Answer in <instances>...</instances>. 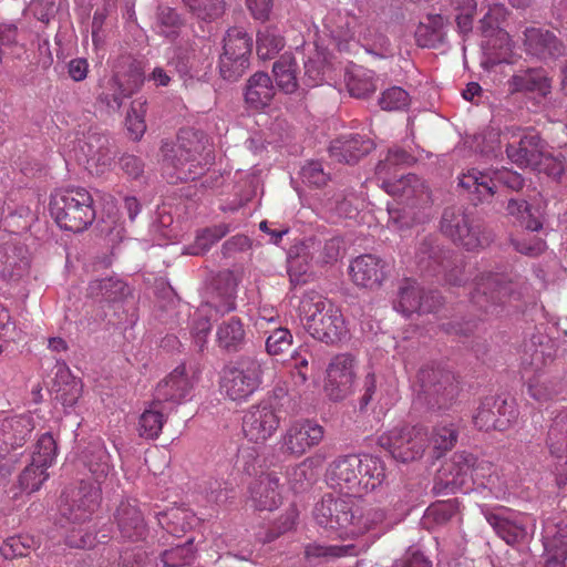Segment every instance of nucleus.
<instances>
[{"mask_svg": "<svg viewBox=\"0 0 567 567\" xmlns=\"http://www.w3.org/2000/svg\"><path fill=\"white\" fill-rule=\"evenodd\" d=\"M472 485L487 488L496 496L505 492L489 462L480 461L474 454L465 451L455 452L437 471L432 493L435 496H447L466 492Z\"/></svg>", "mask_w": 567, "mask_h": 567, "instance_id": "1", "label": "nucleus"}, {"mask_svg": "<svg viewBox=\"0 0 567 567\" xmlns=\"http://www.w3.org/2000/svg\"><path fill=\"white\" fill-rule=\"evenodd\" d=\"M204 135L193 130H183L178 134L177 144L162 146L163 162L174 169L176 179L181 182L200 179L204 188H214L220 184L221 176L216 172L206 174L210 164V152H206Z\"/></svg>", "mask_w": 567, "mask_h": 567, "instance_id": "2", "label": "nucleus"}, {"mask_svg": "<svg viewBox=\"0 0 567 567\" xmlns=\"http://www.w3.org/2000/svg\"><path fill=\"white\" fill-rule=\"evenodd\" d=\"M299 310L303 327L313 339L334 344L346 337L348 330L341 311L322 296L305 293Z\"/></svg>", "mask_w": 567, "mask_h": 567, "instance_id": "3", "label": "nucleus"}, {"mask_svg": "<svg viewBox=\"0 0 567 567\" xmlns=\"http://www.w3.org/2000/svg\"><path fill=\"white\" fill-rule=\"evenodd\" d=\"M50 212L60 228L73 233L85 230L95 219L93 197L83 187L56 190L51 196Z\"/></svg>", "mask_w": 567, "mask_h": 567, "instance_id": "4", "label": "nucleus"}, {"mask_svg": "<svg viewBox=\"0 0 567 567\" xmlns=\"http://www.w3.org/2000/svg\"><path fill=\"white\" fill-rule=\"evenodd\" d=\"M144 79L140 62L130 55H122L115 61L112 75L100 83L97 102L109 113L118 112L124 100L141 89Z\"/></svg>", "mask_w": 567, "mask_h": 567, "instance_id": "5", "label": "nucleus"}, {"mask_svg": "<svg viewBox=\"0 0 567 567\" xmlns=\"http://www.w3.org/2000/svg\"><path fill=\"white\" fill-rule=\"evenodd\" d=\"M262 374L261 360L254 355H241L223 368L220 392L231 401H247L261 385Z\"/></svg>", "mask_w": 567, "mask_h": 567, "instance_id": "6", "label": "nucleus"}, {"mask_svg": "<svg viewBox=\"0 0 567 567\" xmlns=\"http://www.w3.org/2000/svg\"><path fill=\"white\" fill-rule=\"evenodd\" d=\"M441 231L468 251L483 248L491 241L483 221L462 206L444 209L441 217Z\"/></svg>", "mask_w": 567, "mask_h": 567, "instance_id": "7", "label": "nucleus"}, {"mask_svg": "<svg viewBox=\"0 0 567 567\" xmlns=\"http://www.w3.org/2000/svg\"><path fill=\"white\" fill-rule=\"evenodd\" d=\"M419 399L433 411L449 410L456 401L460 386L454 373L441 365H424L417 373Z\"/></svg>", "mask_w": 567, "mask_h": 567, "instance_id": "8", "label": "nucleus"}, {"mask_svg": "<svg viewBox=\"0 0 567 567\" xmlns=\"http://www.w3.org/2000/svg\"><path fill=\"white\" fill-rule=\"evenodd\" d=\"M496 184L519 192L525 185L520 174L509 171H494L493 176L477 168L468 169L458 178V186L467 192L474 205L488 200L494 194Z\"/></svg>", "mask_w": 567, "mask_h": 567, "instance_id": "9", "label": "nucleus"}, {"mask_svg": "<svg viewBox=\"0 0 567 567\" xmlns=\"http://www.w3.org/2000/svg\"><path fill=\"white\" fill-rule=\"evenodd\" d=\"M515 287L504 275L482 272L475 278L471 302L485 315H497L501 306L512 298H518Z\"/></svg>", "mask_w": 567, "mask_h": 567, "instance_id": "10", "label": "nucleus"}, {"mask_svg": "<svg viewBox=\"0 0 567 567\" xmlns=\"http://www.w3.org/2000/svg\"><path fill=\"white\" fill-rule=\"evenodd\" d=\"M519 416L513 398L487 395L483 398L473 415V423L480 431H506Z\"/></svg>", "mask_w": 567, "mask_h": 567, "instance_id": "11", "label": "nucleus"}, {"mask_svg": "<svg viewBox=\"0 0 567 567\" xmlns=\"http://www.w3.org/2000/svg\"><path fill=\"white\" fill-rule=\"evenodd\" d=\"M429 434L422 426L395 427L379 437V444L402 463L420 458L427 446Z\"/></svg>", "mask_w": 567, "mask_h": 567, "instance_id": "12", "label": "nucleus"}, {"mask_svg": "<svg viewBox=\"0 0 567 567\" xmlns=\"http://www.w3.org/2000/svg\"><path fill=\"white\" fill-rule=\"evenodd\" d=\"M313 516L318 525L337 532L341 537L349 535L354 519V503L351 496L344 497L326 494L316 505Z\"/></svg>", "mask_w": 567, "mask_h": 567, "instance_id": "13", "label": "nucleus"}, {"mask_svg": "<svg viewBox=\"0 0 567 567\" xmlns=\"http://www.w3.org/2000/svg\"><path fill=\"white\" fill-rule=\"evenodd\" d=\"M280 416L271 398L250 405L243 416V432L246 439L256 444H264L278 430Z\"/></svg>", "mask_w": 567, "mask_h": 567, "instance_id": "14", "label": "nucleus"}, {"mask_svg": "<svg viewBox=\"0 0 567 567\" xmlns=\"http://www.w3.org/2000/svg\"><path fill=\"white\" fill-rule=\"evenodd\" d=\"M507 14L508 11L503 4H494L480 20V31L486 39V49L499 50V53L495 52L494 62H502L512 51L509 34L502 28Z\"/></svg>", "mask_w": 567, "mask_h": 567, "instance_id": "15", "label": "nucleus"}, {"mask_svg": "<svg viewBox=\"0 0 567 567\" xmlns=\"http://www.w3.org/2000/svg\"><path fill=\"white\" fill-rule=\"evenodd\" d=\"M355 359L349 353L332 358L327 368L324 392L333 401H340L352 393L355 381Z\"/></svg>", "mask_w": 567, "mask_h": 567, "instance_id": "16", "label": "nucleus"}, {"mask_svg": "<svg viewBox=\"0 0 567 567\" xmlns=\"http://www.w3.org/2000/svg\"><path fill=\"white\" fill-rule=\"evenodd\" d=\"M323 427L310 420L291 422L281 436V451L297 457L302 456L323 439Z\"/></svg>", "mask_w": 567, "mask_h": 567, "instance_id": "17", "label": "nucleus"}, {"mask_svg": "<svg viewBox=\"0 0 567 567\" xmlns=\"http://www.w3.org/2000/svg\"><path fill=\"white\" fill-rule=\"evenodd\" d=\"M361 462L362 456L355 454L340 456L334 460L327 471L329 484L348 496H361Z\"/></svg>", "mask_w": 567, "mask_h": 567, "instance_id": "18", "label": "nucleus"}, {"mask_svg": "<svg viewBox=\"0 0 567 567\" xmlns=\"http://www.w3.org/2000/svg\"><path fill=\"white\" fill-rule=\"evenodd\" d=\"M101 501V488L81 483L78 489L66 493L62 514L73 523H83L96 511Z\"/></svg>", "mask_w": 567, "mask_h": 567, "instance_id": "19", "label": "nucleus"}, {"mask_svg": "<svg viewBox=\"0 0 567 567\" xmlns=\"http://www.w3.org/2000/svg\"><path fill=\"white\" fill-rule=\"evenodd\" d=\"M556 354L555 343L544 334H533L524 342L520 354V367L523 375L543 373Z\"/></svg>", "mask_w": 567, "mask_h": 567, "instance_id": "20", "label": "nucleus"}, {"mask_svg": "<svg viewBox=\"0 0 567 567\" xmlns=\"http://www.w3.org/2000/svg\"><path fill=\"white\" fill-rule=\"evenodd\" d=\"M551 455L557 458L555 482L558 488L567 485V410L558 412L551 421L547 434Z\"/></svg>", "mask_w": 567, "mask_h": 567, "instance_id": "21", "label": "nucleus"}, {"mask_svg": "<svg viewBox=\"0 0 567 567\" xmlns=\"http://www.w3.org/2000/svg\"><path fill=\"white\" fill-rule=\"evenodd\" d=\"M80 150L86 158L87 168L94 169L96 174H103L110 169L114 152L109 135L91 130L81 143Z\"/></svg>", "mask_w": 567, "mask_h": 567, "instance_id": "22", "label": "nucleus"}, {"mask_svg": "<svg viewBox=\"0 0 567 567\" xmlns=\"http://www.w3.org/2000/svg\"><path fill=\"white\" fill-rule=\"evenodd\" d=\"M193 386L194 382L187 374L185 364H179L157 384L154 400L159 404L163 402L181 404L187 399Z\"/></svg>", "mask_w": 567, "mask_h": 567, "instance_id": "23", "label": "nucleus"}, {"mask_svg": "<svg viewBox=\"0 0 567 567\" xmlns=\"http://www.w3.org/2000/svg\"><path fill=\"white\" fill-rule=\"evenodd\" d=\"M388 265L372 254L360 255L349 266V274L357 286L365 288L379 287L386 277Z\"/></svg>", "mask_w": 567, "mask_h": 567, "instance_id": "24", "label": "nucleus"}, {"mask_svg": "<svg viewBox=\"0 0 567 567\" xmlns=\"http://www.w3.org/2000/svg\"><path fill=\"white\" fill-rule=\"evenodd\" d=\"M383 189L411 206L427 205L431 199L427 186L415 174H408L394 181H384Z\"/></svg>", "mask_w": 567, "mask_h": 567, "instance_id": "25", "label": "nucleus"}, {"mask_svg": "<svg viewBox=\"0 0 567 567\" xmlns=\"http://www.w3.org/2000/svg\"><path fill=\"white\" fill-rule=\"evenodd\" d=\"M34 430L33 417L28 414L0 420V458L22 446Z\"/></svg>", "mask_w": 567, "mask_h": 567, "instance_id": "26", "label": "nucleus"}, {"mask_svg": "<svg viewBox=\"0 0 567 567\" xmlns=\"http://www.w3.org/2000/svg\"><path fill=\"white\" fill-rule=\"evenodd\" d=\"M525 51L542 60L556 59L565 54V44L550 31L542 28H526L524 31Z\"/></svg>", "mask_w": 567, "mask_h": 567, "instance_id": "27", "label": "nucleus"}, {"mask_svg": "<svg viewBox=\"0 0 567 567\" xmlns=\"http://www.w3.org/2000/svg\"><path fill=\"white\" fill-rule=\"evenodd\" d=\"M482 513L496 534L507 544H514L522 539L526 530L518 515L509 508H483Z\"/></svg>", "mask_w": 567, "mask_h": 567, "instance_id": "28", "label": "nucleus"}, {"mask_svg": "<svg viewBox=\"0 0 567 567\" xmlns=\"http://www.w3.org/2000/svg\"><path fill=\"white\" fill-rule=\"evenodd\" d=\"M374 148L371 138L360 134L342 135L333 140L329 152L339 163L355 164Z\"/></svg>", "mask_w": 567, "mask_h": 567, "instance_id": "29", "label": "nucleus"}, {"mask_svg": "<svg viewBox=\"0 0 567 567\" xmlns=\"http://www.w3.org/2000/svg\"><path fill=\"white\" fill-rule=\"evenodd\" d=\"M279 476L271 473H261L249 485L250 501L258 511H274L281 502Z\"/></svg>", "mask_w": 567, "mask_h": 567, "instance_id": "30", "label": "nucleus"}, {"mask_svg": "<svg viewBox=\"0 0 567 567\" xmlns=\"http://www.w3.org/2000/svg\"><path fill=\"white\" fill-rule=\"evenodd\" d=\"M114 519L123 538L138 542L146 537L147 527L144 516L135 501H122L115 511Z\"/></svg>", "mask_w": 567, "mask_h": 567, "instance_id": "31", "label": "nucleus"}, {"mask_svg": "<svg viewBox=\"0 0 567 567\" xmlns=\"http://www.w3.org/2000/svg\"><path fill=\"white\" fill-rule=\"evenodd\" d=\"M544 152V142L535 132L526 133L518 142L509 143L506 146V154L511 162L533 169L539 165Z\"/></svg>", "mask_w": 567, "mask_h": 567, "instance_id": "32", "label": "nucleus"}, {"mask_svg": "<svg viewBox=\"0 0 567 567\" xmlns=\"http://www.w3.org/2000/svg\"><path fill=\"white\" fill-rule=\"evenodd\" d=\"M237 279L233 271L218 272L213 282L212 299L206 307L221 316L236 309Z\"/></svg>", "mask_w": 567, "mask_h": 567, "instance_id": "33", "label": "nucleus"}, {"mask_svg": "<svg viewBox=\"0 0 567 567\" xmlns=\"http://www.w3.org/2000/svg\"><path fill=\"white\" fill-rule=\"evenodd\" d=\"M508 92L514 93H538L547 96L550 93V79L543 69H526L518 71L507 81Z\"/></svg>", "mask_w": 567, "mask_h": 567, "instance_id": "34", "label": "nucleus"}, {"mask_svg": "<svg viewBox=\"0 0 567 567\" xmlns=\"http://www.w3.org/2000/svg\"><path fill=\"white\" fill-rule=\"evenodd\" d=\"M433 307L422 301V289L415 280L405 278L401 281L398 290V299L394 301V309L404 316L414 312L430 313Z\"/></svg>", "mask_w": 567, "mask_h": 567, "instance_id": "35", "label": "nucleus"}, {"mask_svg": "<svg viewBox=\"0 0 567 567\" xmlns=\"http://www.w3.org/2000/svg\"><path fill=\"white\" fill-rule=\"evenodd\" d=\"M276 93L270 76L265 72H256L246 84L245 101L256 110L268 106Z\"/></svg>", "mask_w": 567, "mask_h": 567, "instance_id": "36", "label": "nucleus"}, {"mask_svg": "<svg viewBox=\"0 0 567 567\" xmlns=\"http://www.w3.org/2000/svg\"><path fill=\"white\" fill-rule=\"evenodd\" d=\"M23 254L22 247L9 243L0 245V278L17 280L23 276L29 267V261Z\"/></svg>", "mask_w": 567, "mask_h": 567, "instance_id": "37", "label": "nucleus"}, {"mask_svg": "<svg viewBox=\"0 0 567 567\" xmlns=\"http://www.w3.org/2000/svg\"><path fill=\"white\" fill-rule=\"evenodd\" d=\"M386 513L383 508L378 506H354V519L350 526L349 535L365 534L368 532L377 530L383 533L388 529Z\"/></svg>", "mask_w": 567, "mask_h": 567, "instance_id": "38", "label": "nucleus"}, {"mask_svg": "<svg viewBox=\"0 0 567 567\" xmlns=\"http://www.w3.org/2000/svg\"><path fill=\"white\" fill-rule=\"evenodd\" d=\"M416 264L422 271L436 272L439 268H446L450 261L444 251L432 237L424 238L415 252Z\"/></svg>", "mask_w": 567, "mask_h": 567, "instance_id": "39", "label": "nucleus"}, {"mask_svg": "<svg viewBox=\"0 0 567 567\" xmlns=\"http://www.w3.org/2000/svg\"><path fill=\"white\" fill-rule=\"evenodd\" d=\"M315 237L296 243L288 251V270L292 274H306L312 264L316 265Z\"/></svg>", "mask_w": 567, "mask_h": 567, "instance_id": "40", "label": "nucleus"}, {"mask_svg": "<svg viewBox=\"0 0 567 567\" xmlns=\"http://www.w3.org/2000/svg\"><path fill=\"white\" fill-rule=\"evenodd\" d=\"M344 81L351 96L367 99L375 92L377 85L371 71L353 65L346 71Z\"/></svg>", "mask_w": 567, "mask_h": 567, "instance_id": "41", "label": "nucleus"}, {"mask_svg": "<svg viewBox=\"0 0 567 567\" xmlns=\"http://www.w3.org/2000/svg\"><path fill=\"white\" fill-rule=\"evenodd\" d=\"M85 465L94 481L100 485L112 474L113 467L110 464V454L100 443H93L84 454Z\"/></svg>", "mask_w": 567, "mask_h": 567, "instance_id": "42", "label": "nucleus"}, {"mask_svg": "<svg viewBox=\"0 0 567 567\" xmlns=\"http://www.w3.org/2000/svg\"><path fill=\"white\" fill-rule=\"evenodd\" d=\"M361 464L360 476L362 480H360V487L362 495L381 486L386 478V474L385 465L379 457L363 455Z\"/></svg>", "mask_w": 567, "mask_h": 567, "instance_id": "43", "label": "nucleus"}, {"mask_svg": "<svg viewBox=\"0 0 567 567\" xmlns=\"http://www.w3.org/2000/svg\"><path fill=\"white\" fill-rule=\"evenodd\" d=\"M244 340V326L241 320L237 317H231L224 321L217 329L218 346L228 352L238 351Z\"/></svg>", "mask_w": 567, "mask_h": 567, "instance_id": "44", "label": "nucleus"}, {"mask_svg": "<svg viewBox=\"0 0 567 567\" xmlns=\"http://www.w3.org/2000/svg\"><path fill=\"white\" fill-rule=\"evenodd\" d=\"M252 43V38L243 28L234 27L226 32L223 53L250 61Z\"/></svg>", "mask_w": 567, "mask_h": 567, "instance_id": "45", "label": "nucleus"}, {"mask_svg": "<svg viewBox=\"0 0 567 567\" xmlns=\"http://www.w3.org/2000/svg\"><path fill=\"white\" fill-rule=\"evenodd\" d=\"M285 48V39L276 27H264L257 32L256 51L261 60L274 59Z\"/></svg>", "mask_w": 567, "mask_h": 567, "instance_id": "46", "label": "nucleus"}, {"mask_svg": "<svg viewBox=\"0 0 567 567\" xmlns=\"http://www.w3.org/2000/svg\"><path fill=\"white\" fill-rule=\"evenodd\" d=\"M89 290L91 296L101 297L110 302L125 299L131 293L128 286L123 280L113 277L92 281Z\"/></svg>", "mask_w": 567, "mask_h": 567, "instance_id": "47", "label": "nucleus"}, {"mask_svg": "<svg viewBox=\"0 0 567 567\" xmlns=\"http://www.w3.org/2000/svg\"><path fill=\"white\" fill-rule=\"evenodd\" d=\"M296 72V60L288 54L281 55L272 66V73L275 75L278 87L287 94H291L298 89Z\"/></svg>", "mask_w": 567, "mask_h": 567, "instance_id": "48", "label": "nucleus"}, {"mask_svg": "<svg viewBox=\"0 0 567 567\" xmlns=\"http://www.w3.org/2000/svg\"><path fill=\"white\" fill-rule=\"evenodd\" d=\"M527 382L528 394L537 402H547L561 391L559 382L548 380L544 373L523 375Z\"/></svg>", "mask_w": 567, "mask_h": 567, "instance_id": "49", "label": "nucleus"}, {"mask_svg": "<svg viewBox=\"0 0 567 567\" xmlns=\"http://www.w3.org/2000/svg\"><path fill=\"white\" fill-rule=\"evenodd\" d=\"M165 417L159 409V403L153 401L150 409L145 410L138 420V434L147 440H155L162 432Z\"/></svg>", "mask_w": 567, "mask_h": 567, "instance_id": "50", "label": "nucleus"}, {"mask_svg": "<svg viewBox=\"0 0 567 567\" xmlns=\"http://www.w3.org/2000/svg\"><path fill=\"white\" fill-rule=\"evenodd\" d=\"M460 511L457 498L437 501L431 504L424 514V524L431 527L447 524Z\"/></svg>", "mask_w": 567, "mask_h": 567, "instance_id": "51", "label": "nucleus"}, {"mask_svg": "<svg viewBox=\"0 0 567 567\" xmlns=\"http://www.w3.org/2000/svg\"><path fill=\"white\" fill-rule=\"evenodd\" d=\"M230 231L229 225L219 224L200 230L193 245L186 248V252L193 256H199L209 250V248L225 237Z\"/></svg>", "mask_w": 567, "mask_h": 567, "instance_id": "52", "label": "nucleus"}, {"mask_svg": "<svg viewBox=\"0 0 567 567\" xmlns=\"http://www.w3.org/2000/svg\"><path fill=\"white\" fill-rule=\"evenodd\" d=\"M184 24L181 14L171 7L159 6L156 12L157 32L167 39L174 40L178 37Z\"/></svg>", "mask_w": 567, "mask_h": 567, "instance_id": "53", "label": "nucleus"}, {"mask_svg": "<svg viewBox=\"0 0 567 567\" xmlns=\"http://www.w3.org/2000/svg\"><path fill=\"white\" fill-rule=\"evenodd\" d=\"M507 215L513 216L523 227L537 231L542 228V221L532 213V206L523 198H511L506 205Z\"/></svg>", "mask_w": 567, "mask_h": 567, "instance_id": "54", "label": "nucleus"}, {"mask_svg": "<svg viewBox=\"0 0 567 567\" xmlns=\"http://www.w3.org/2000/svg\"><path fill=\"white\" fill-rule=\"evenodd\" d=\"M458 429L452 422H441L432 430L429 444L437 451L445 452L451 450L457 442Z\"/></svg>", "mask_w": 567, "mask_h": 567, "instance_id": "55", "label": "nucleus"}, {"mask_svg": "<svg viewBox=\"0 0 567 567\" xmlns=\"http://www.w3.org/2000/svg\"><path fill=\"white\" fill-rule=\"evenodd\" d=\"M316 265H332L338 261L342 250V239L332 237L326 240L315 237Z\"/></svg>", "mask_w": 567, "mask_h": 567, "instance_id": "56", "label": "nucleus"}, {"mask_svg": "<svg viewBox=\"0 0 567 567\" xmlns=\"http://www.w3.org/2000/svg\"><path fill=\"white\" fill-rule=\"evenodd\" d=\"M58 454V445L50 433L42 434L37 441L32 460L38 467L49 468L52 466Z\"/></svg>", "mask_w": 567, "mask_h": 567, "instance_id": "57", "label": "nucleus"}, {"mask_svg": "<svg viewBox=\"0 0 567 567\" xmlns=\"http://www.w3.org/2000/svg\"><path fill=\"white\" fill-rule=\"evenodd\" d=\"M535 169L546 174L556 183L567 186V164L564 158L544 152Z\"/></svg>", "mask_w": 567, "mask_h": 567, "instance_id": "58", "label": "nucleus"}, {"mask_svg": "<svg viewBox=\"0 0 567 567\" xmlns=\"http://www.w3.org/2000/svg\"><path fill=\"white\" fill-rule=\"evenodd\" d=\"M195 558L193 540H187L163 551L161 559L165 567H182L189 565Z\"/></svg>", "mask_w": 567, "mask_h": 567, "instance_id": "59", "label": "nucleus"}, {"mask_svg": "<svg viewBox=\"0 0 567 567\" xmlns=\"http://www.w3.org/2000/svg\"><path fill=\"white\" fill-rule=\"evenodd\" d=\"M355 546L350 545H343V546H337V545H320V544H309L305 548V557L308 560L317 559V558H339L348 555L354 554Z\"/></svg>", "mask_w": 567, "mask_h": 567, "instance_id": "60", "label": "nucleus"}, {"mask_svg": "<svg viewBox=\"0 0 567 567\" xmlns=\"http://www.w3.org/2000/svg\"><path fill=\"white\" fill-rule=\"evenodd\" d=\"M49 478L47 468L38 467L34 462L31 461L19 476V487L22 492L31 494L40 489L42 484Z\"/></svg>", "mask_w": 567, "mask_h": 567, "instance_id": "61", "label": "nucleus"}, {"mask_svg": "<svg viewBox=\"0 0 567 567\" xmlns=\"http://www.w3.org/2000/svg\"><path fill=\"white\" fill-rule=\"evenodd\" d=\"M299 175L303 184L316 188L326 186L330 181V173L324 171L320 161L316 159L306 162L301 166Z\"/></svg>", "mask_w": 567, "mask_h": 567, "instance_id": "62", "label": "nucleus"}, {"mask_svg": "<svg viewBox=\"0 0 567 567\" xmlns=\"http://www.w3.org/2000/svg\"><path fill=\"white\" fill-rule=\"evenodd\" d=\"M250 61L221 53L219 58V73L224 80L238 81L249 68Z\"/></svg>", "mask_w": 567, "mask_h": 567, "instance_id": "63", "label": "nucleus"}, {"mask_svg": "<svg viewBox=\"0 0 567 567\" xmlns=\"http://www.w3.org/2000/svg\"><path fill=\"white\" fill-rule=\"evenodd\" d=\"M35 547V540L25 536H12L0 546V553L6 559L27 556L31 548Z\"/></svg>", "mask_w": 567, "mask_h": 567, "instance_id": "64", "label": "nucleus"}]
</instances>
